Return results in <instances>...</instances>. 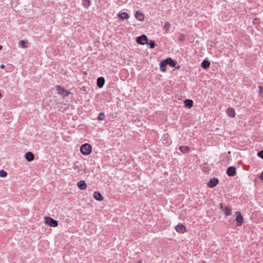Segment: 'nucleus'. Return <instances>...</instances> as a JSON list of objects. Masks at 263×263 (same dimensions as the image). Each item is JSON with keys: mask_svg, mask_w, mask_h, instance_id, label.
Wrapping results in <instances>:
<instances>
[{"mask_svg": "<svg viewBox=\"0 0 263 263\" xmlns=\"http://www.w3.org/2000/svg\"><path fill=\"white\" fill-rule=\"evenodd\" d=\"M118 16L122 20H126L128 19L129 17L127 13L125 12L119 14Z\"/></svg>", "mask_w": 263, "mask_h": 263, "instance_id": "nucleus-20", "label": "nucleus"}, {"mask_svg": "<svg viewBox=\"0 0 263 263\" xmlns=\"http://www.w3.org/2000/svg\"><path fill=\"white\" fill-rule=\"evenodd\" d=\"M175 229L176 231L180 233H183L186 231V228L183 224H178L176 226Z\"/></svg>", "mask_w": 263, "mask_h": 263, "instance_id": "nucleus-12", "label": "nucleus"}, {"mask_svg": "<svg viewBox=\"0 0 263 263\" xmlns=\"http://www.w3.org/2000/svg\"><path fill=\"white\" fill-rule=\"evenodd\" d=\"M7 176V173L5 171H4L3 170L0 171V177H5Z\"/></svg>", "mask_w": 263, "mask_h": 263, "instance_id": "nucleus-26", "label": "nucleus"}, {"mask_svg": "<svg viewBox=\"0 0 263 263\" xmlns=\"http://www.w3.org/2000/svg\"><path fill=\"white\" fill-rule=\"evenodd\" d=\"M179 149L183 153H187L190 151V148L187 146L181 145L180 146Z\"/></svg>", "mask_w": 263, "mask_h": 263, "instance_id": "nucleus-21", "label": "nucleus"}, {"mask_svg": "<svg viewBox=\"0 0 263 263\" xmlns=\"http://www.w3.org/2000/svg\"><path fill=\"white\" fill-rule=\"evenodd\" d=\"M90 5V0H82V5L84 7L88 8Z\"/></svg>", "mask_w": 263, "mask_h": 263, "instance_id": "nucleus-22", "label": "nucleus"}, {"mask_svg": "<svg viewBox=\"0 0 263 263\" xmlns=\"http://www.w3.org/2000/svg\"><path fill=\"white\" fill-rule=\"evenodd\" d=\"M92 150V147L89 143H84L82 145L80 148L81 153L84 155H88Z\"/></svg>", "mask_w": 263, "mask_h": 263, "instance_id": "nucleus-1", "label": "nucleus"}, {"mask_svg": "<svg viewBox=\"0 0 263 263\" xmlns=\"http://www.w3.org/2000/svg\"><path fill=\"white\" fill-rule=\"evenodd\" d=\"M218 179L217 178H213L211 179L208 183V185L210 187L216 186L218 183Z\"/></svg>", "mask_w": 263, "mask_h": 263, "instance_id": "nucleus-8", "label": "nucleus"}, {"mask_svg": "<svg viewBox=\"0 0 263 263\" xmlns=\"http://www.w3.org/2000/svg\"><path fill=\"white\" fill-rule=\"evenodd\" d=\"M25 159L29 162L33 161L34 159V155L31 152H28L25 154Z\"/></svg>", "mask_w": 263, "mask_h": 263, "instance_id": "nucleus-14", "label": "nucleus"}, {"mask_svg": "<svg viewBox=\"0 0 263 263\" xmlns=\"http://www.w3.org/2000/svg\"><path fill=\"white\" fill-rule=\"evenodd\" d=\"M4 67H5V65L4 64H2V65H1V68L3 69V68H4Z\"/></svg>", "mask_w": 263, "mask_h": 263, "instance_id": "nucleus-32", "label": "nucleus"}, {"mask_svg": "<svg viewBox=\"0 0 263 263\" xmlns=\"http://www.w3.org/2000/svg\"><path fill=\"white\" fill-rule=\"evenodd\" d=\"M171 27V24L169 22H165L164 26V29L166 31H168Z\"/></svg>", "mask_w": 263, "mask_h": 263, "instance_id": "nucleus-25", "label": "nucleus"}, {"mask_svg": "<svg viewBox=\"0 0 263 263\" xmlns=\"http://www.w3.org/2000/svg\"><path fill=\"white\" fill-rule=\"evenodd\" d=\"M55 87L58 92V94L62 96L63 98L67 97L70 93L68 90L65 89L60 85H56Z\"/></svg>", "mask_w": 263, "mask_h": 263, "instance_id": "nucleus-2", "label": "nucleus"}, {"mask_svg": "<svg viewBox=\"0 0 263 263\" xmlns=\"http://www.w3.org/2000/svg\"><path fill=\"white\" fill-rule=\"evenodd\" d=\"M166 63L165 61V60L161 62L160 64V69L161 71L164 72L166 71Z\"/></svg>", "mask_w": 263, "mask_h": 263, "instance_id": "nucleus-19", "label": "nucleus"}, {"mask_svg": "<svg viewBox=\"0 0 263 263\" xmlns=\"http://www.w3.org/2000/svg\"><path fill=\"white\" fill-rule=\"evenodd\" d=\"M257 156L261 158V159H263V150H261L260 151H259L257 153Z\"/></svg>", "mask_w": 263, "mask_h": 263, "instance_id": "nucleus-28", "label": "nucleus"}, {"mask_svg": "<svg viewBox=\"0 0 263 263\" xmlns=\"http://www.w3.org/2000/svg\"><path fill=\"white\" fill-rule=\"evenodd\" d=\"M135 17L139 21H143L144 20V16L143 14L140 11H137L135 14Z\"/></svg>", "mask_w": 263, "mask_h": 263, "instance_id": "nucleus-17", "label": "nucleus"}, {"mask_svg": "<svg viewBox=\"0 0 263 263\" xmlns=\"http://www.w3.org/2000/svg\"><path fill=\"white\" fill-rule=\"evenodd\" d=\"M167 65H169L172 67H176L177 63L171 58H167L165 60Z\"/></svg>", "mask_w": 263, "mask_h": 263, "instance_id": "nucleus-9", "label": "nucleus"}, {"mask_svg": "<svg viewBox=\"0 0 263 263\" xmlns=\"http://www.w3.org/2000/svg\"><path fill=\"white\" fill-rule=\"evenodd\" d=\"M179 40L180 41H184L185 40V35L183 34H181L179 36Z\"/></svg>", "mask_w": 263, "mask_h": 263, "instance_id": "nucleus-27", "label": "nucleus"}, {"mask_svg": "<svg viewBox=\"0 0 263 263\" xmlns=\"http://www.w3.org/2000/svg\"><path fill=\"white\" fill-rule=\"evenodd\" d=\"M165 136L167 137V135H164L163 138H165Z\"/></svg>", "mask_w": 263, "mask_h": 263, "instance_id": "nucleus-35", "label": "nucleus"}, {"mask_svg": "<svg viewBox=\"0 0 263 263\" xmlns=\"http://www.w3.org/2000/svg\"><path fill=\"white\" fill-rule=\"evenodd\" d=\"M2 49V46L0 45V50Z\"/></svg>", "mask_w": 263, "mask_h": 263, "instance_id": "nucleus-34", "label": "nucleus"}, {"mask_svg": "<svg viewBox=\"0 0 263 263\" xmlns=\"http://www.w3.org/2000/svg\"><path fill=\"white\" fill-rule=\"evenodd\" d=\"M2 97V95L1 93V92H0V98Z\"/></svg>", "mask_w": 263, "mask_h": 263, "instance_id": "nucleus-33", "label": "nucleus"}, {"mask_svg": "<svg viewBox=\"0 0 263 263\" xmlns=\"http://www.w3.org/2000/svg\"><path fill=\"white\" fill-rule=\"evenodd\" d=\"M235 214L236 215V225L238 227H240L242 224L243 222V217L241 215L240 212L239 211H237Z\"/></svg>", "mask_w": 263, "mask_h": 263, "instance_id": "nucleus-5", "label": "nucleus"}, {"mask_svg": "<svg viewBox=\"0 0 263 263\" xmlns=\"http://www.w3.org/2000/svg\"><path fill=\"white\" fill-rule=\"evenodd\" d=\"M137 42L140 45H145L147 43V37L145 35H142L137 37Z\"/></svg>", "mask_w": 263, "mask_h": 263, "instance_id": "nucleus-4", "label": "nucleus"}, {"mask_svg": "<svg viewBox=\"0 0 263 263\" xmlns=\"http://www.w3.org/2000/svg\"><path fill=\"white\" fill-rule=\"evenodd\" d=\"M93 198L98 201H101L103 200V197L101 195V194L98 192V191H95L93 193Z\"/></svg>", "mask_w": 263, "mask_h": 263, "instance_id": "nucleus-10", "label": "nucleus"}, {"mask_svg": "<svg viewBox=\"0 0 263 263\" xmlns=\"http://www.w3.org/2000/svg\"><path fill=\"white\" fill-rule=\"evenodd\" d=\"M184 105L188 108H191L193 106V101L190 99H186L184 101Z\"/></svg>", "mask_w": 263, "mask_h": 263, "instance_id": "nucleus-16", "label": "nucleus"}, {"mask_svg": "<svg viewBox=\"0 0 263 263\" xmlns=\"http://www.w3.org/2000/svg\"><path fill=\"white\" fill-rule=\"evenodd\" d=\"M210 62L208 60H203L201 64V66L204 69H206L210 67Z\"/></svg>", "mask_w": 263, "mask_h": 263, "instance_id": "nucleus-18", "label": "nucleus"}, {"mask_svg": "<svg viewBox=\"0 0 263 263\" xmlns=\"http://www.w3.org/2000/svg\"><path fill=\"white\" fill-rule=\"evenodd\" d=\"M220 209L224 212V214L226 216H229L231 215L232 211L231 208L228 206L224 207L223 204L221 203L220 204Z\"/></svg>", "mask_w": 263, "mask_h": 263, "instance_id": "nucleus-6", "label": "nucleus"}, {"mask_svg": "<svg viewBox=\"0 0 263 263\" xmlns=\"http://www.w3.org/2000/svg\"><path fill=\"white\" fill-rule=\"evenodd\" d=\"M25 44H26V42H25L24 41H23V40H22V41H21L20 42V43H19V44H20V46H21L22 47H25Z\"/></svg>", "mask_w": 263, "mask_h": 263, "instance_id": "nucleus-29", "label": "nucleus"}, {"mask_svg": "<svg viewBox=\"0 0 263 263\" xmlns=\"http://www.w3.org/2000/svg\"><path fill=\"white\" fill-rule=\"evenodd\" d=\"M104 117H105V115L103 112H100L98 115L97 119L99 121H103L104 120Z\"/></svg>", "mask_w": 263, "mask_h": 263, "instance_id": "nucleus-23", "label": "nucleus"}, {"mask_svg": "<svg viewBox=\"0 0 263 263\" xmlns=\"http://www.w3.org/2000/svg\"><path fill=\"white\" fill-rule=\"evenodd\" d=\"M226 112L227 114V115L230 117H231V118H234L236 116V112H235V110L232 108V107H229L228 108L227 110H226Z\"/></svg>", "mask_w": 263, "mask_h": 263, "instance_id": "nucleus-13", "label": "nucleus"}, {"mask_svg": "<svg viewBox=\"0 0 263 263\" xmlns=\"http://www.w3.org/2000/svg\"><path fill=\"white\" fill-rule=\"evenodd\" d=\"M78 187L82 190H85L87 187V184L84 180H81L77 183Z\"/></svg>", "mask_w": 263, "mask_h": 263, "instance_id": "nucleus-15", "label": "nucleus"}, {"mask_svg": "<svg viewBox=\"0 0 263 263\" xmlns=\"http://www.w3.org/2000/svg\"><path fill=\"white\" fill-rule=\"evenodd\" d=\"M97 84L98 87L101 88L105 84V79L103 77H99L97 80Z\"/></svg>", "mask_w": 263, "mask_h": 263, "instance_id": "nucleus-11", "label": "nucleus"}, {"mask_svg": "<svg viewBox=\"0 0 263 263\" xmlns=\"http://www.w3.org/2000/svg\"><path fill=\"white\" fill-rule=\"evenodd\" d=\"M151 48H154L155 47V42L154 41L151 40L147 43Z\"/></svg>", "mask_w": 263, "mask_h": 263, "instance_id": "nucleus-24", "label": "nucleus"}, {"mask_svg": "<svg viewBox=\"0 0 263 263\" xmlns=\"http://www.w3.org/2000/svg\"><path fill=\"white\" fill-rule=\"evenodd\" d=\"M45 220L46 223L51 227H57L58 225V221L53 219V218H52L50 217H46L45 219Z\"/></svg>", "mask_w": 263, "mask_h": 263, "instance_id": "nucleus-3", "label": "nucleus"}, {"mask_svg": "<svg viewBox=\"0 0 263 263\" xmlns=\"http://www.w3.org/2000/svg\"><path fill=\"white\" fill-rule=\"evenodd\" d=\"M228 176L233 177L235 175L236 172V168L234 166H230L228 168L226 172Z\"/></svg>", "mask_w": 263, "mask_h": 263, "instance_id": "nucleus-7", "label": "nucleus"}, {"mask_svg": "<svg viewBox=\"0 0 263 263\" xmlns=\"http://www.w3.org/2000/svg\"><path fill=\"white\" fill-rule=\"evenodd\" d=\"M259 178L261 180H263V171L262 172L260 176H259Z\"/></svg>", "mask_w": 263, "mask_h": 263, "instance_id": "nucleus-31", "label": "nucleus"}, {"mask_svg": "<svg viewBox=\"0 0 263 263\" xmlns=\"http://www.w3.org/2000/svg\"><path fill=\"white\" fill-rule=\"evenodd\" d=\"M262 89H263V87L261 86H259V92L260 93H261L262 92Z\"/></svg>", "mask_w": 263, "mask_h": 263, "instance_id": "nucleus-30", "label": "nucleus"}]
</instances>
